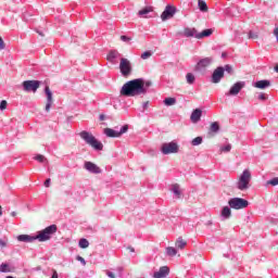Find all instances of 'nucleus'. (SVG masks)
<instances>
[{
  "mask_svg": "<svg viewBox=\"0 0 278 278\" xmlns=\"http://www.w3.org/2000/svg\"><path fill=\"white\" fill-rule=\"evenodd\" d=\"M123 97H138L140 94H147V88H144V79L137 78L124 84L121 89Z\"/></svg>",
  "mask_w": 278,
  "mask_h": 278,
  "instance_id": "1",
  "label": "nucleus"
},
{
  "mask_svg": "<svg viewBox=\"0 0 278 278\" xmlns=\"http://www.w3.org/2000/svg\"><path fill=\"white\" fill-rule=\"evenodd\" d=\"M81 140L86 142L89 147L94 149L96 151H103V143L98 141L97 137L92 135V132H88L83 130L79 132Z\"/></svg>",
  "mask_w": 278,
  "mask_h": 278,
  "instance_id": "2",
  "label": "nucleus"
},
{
  "mask_svg": "<svg viewBox=\"0 0 278 278\" xmlns=\"http://www.w3.org/2000/svg\"><path fill=\"white\" fill-rule=\"evenodd\" d=\"M56 231H58L56 225L48 226L43 230L39 231L37 236H35V240H38L39 242H47L48 240H51V237Z\"/></svg>",
  "mask_w": 278,
  "mask_h": 278,
  "instance_id": "3",
  "label": "nucleus"
},
{
  "mask_svg": "<svg viewBox=\"0 0 278 278\" xmlns=\"http://www.w3.org/2000/svg\"><path fill=\"white\" fill-rule=\"evenodd\" d=\"M249 184H251V170L244 169L238 178V190H249Z\"/></svg>",
  "mask_w": 278,
  "mask_h": 278,
  "instance_id": "4",
  "label": "nucleus"
},
{
  "mask_svg": "<svg viewBox=\"0 0 278 278\" xmlns=\"http://www.w3.org/2000/svg\"><path fill=\"white\" fill-rule=\"evenodd\" d=\"M119 71L123 75V77H129V75H131V61H129L126 58H122L119 61Z\"/></svg>",
  "mask_w": 278,
  "mask_h": 278,
  "instance_id": "5",
  "label": "nucleus"
},
{
  "mask_svg": "<svg viewBox=\"0 0 278 278\" xmlns=\"http://www.w3.org/2000/svg\"><path fill=\"white\" fill-rule=\"evenodd\" d=\"M228 205L232 210H244V207H249V201L242 198H232L228 201Z\"/></svg>",
  "mask_w": 278,
  "mask_h": 278,
  "instance_id": "6",
  "label": "nucleus"
},
{
  "mask_svg": "<svg viewBox=\"0 0 278 278\" xmlns=\"http://www.w3.org/2000/svg\"><path fill=\"white\" fill-rule=\"evenodd\" d=\"M129 131V125H124L119 131H116L112 128H105L104 134L108 138H121L123 134H127Z\"/></svg>",
  "mask_w": 278,
  "mask_h": 278,
  "instance_id": "7",
  "label": "nucleus"
},
{
  "mask_svg": "<svg viewBox=\"0 0 278 278\" xmlns=\"http://www.w3.org/2000/svg\"><path fill=\"white\" fill-rule=\"evenodd\" d=\"M163 155H170V153H178L179 146L176 142L163 143L161 147Z\"/></svg>",
  "mask_w": 278,
  "mask_h": 278,
  "instance_id": "8",
  "label": "nucleus"
},
{
  "mask_svg": "<svg viewBox=\"0 0 278 278\" xmlns=\"http://www.w3.org/2000/svg\"><path fill=\"white\" fill-rule=\"evenodd\" d=\"M25 92H36L40 88V81L38 80H25L22 83Z\"/></svg>",
  "mask_w": 278,
  "mask_h": 278,
  "instance_id": "9",
  "label": "nucleus"
},
{
  "mask_svg": "<svg viewBox=\"0 0 278 278\" xmlns=\"http://www.w3.org/2000/svg\"><path fill=\"white\" fill-rule=\"evenodd\" d=\"M212 62H214V59L212 56L200 60L195 65V71L202 73V71H205V68L212 65Z\"/></svg>",
  "mask_w": 278,
  "mask_h": 278,
  "instance_id": "10",
  "label": "nucleus"
},
{
  "mask_svg": "<svg viewBox=\"0 0 278 278\" xmlns=\"http://www.w3.org/2000/svg\"><path fill=\"white\" fill-rule=\"evenodd\" d=\"M175 12H177V8L167 5L161 14L162 21H168V18H173V16H175Z\"/></svg>",
  "mask_w": 278,
  "mask_h": 278,
  "instance_id": "11",
  "label": "nucleus"
},
{
  "mask_svg": "<svg viewBox=\"0 0 278 278\" xmlns=\"http://www.w3.org/2000/svg\"><path fill=\"white\" fill-rule=\"evenodd\" d=\"M225 77V68L217 67L212 75V84H220V79Z\"/></svg>",
  "mask_w": 278,
  "mask_h": 278,
  "instance_id": "12",
  "label": "nucleus"
},
{
  "mask_svg": "<svg viewBox=\"0 0 278 278\" xmlns=\"http://www.w3.org/2000/svg\"><path fill=\"white\" fill-rule=\"evenodd\" d=\"M244 88V81H238L236 83L230 90L228 91L227 97H236L240 93V90Z\"/></svg>",
  "mask_w": 278,
  "mask_h": 278,
  "instance_id": "13",
  "label": "nucleus"
},
{
  "mask_svg": "<svg viewBox=\"0 0 278 278\" xmlns=\"http://www.w3.org/2000/svg\"><path fill=\"white\" fill-rule=\"evenodd\" d=\"M84 168L89 173H93V175H100L101 173V167L90 161L85 162Z\"/></svg>",
  "mask_w": 278,
  "mask_h": 278,
  "instance_id": "14",
  "label": "nucleus"
},
{
  "mask_svg": "<svg viewBox=\"0 0 278 278\" xmlns=\"http://www.w3.org/2000/svg\"><path fill=\"white\" fill-rule=\"evenodd\" d=\"M45 92L47 97L46 112H51V105H53V92H51L49 86L46 87Z\"/></svg>",
  "mask_w": 278,
  "mask_h": 278,
  "instance_id": "15",
  "label": "nucleus"
},
{
  "mask_svg": "<svg viewBox=\"0 0 278 278\" xmlns=\"http://www.w3.org/2000/svg\"><path fill=\"white\" fill-rule=\"evenodd\" d=\"M168 273H170V270L168 269L167 266H163L159 269V271H155L153 277L154 278H166L168 277Z\"/></svg>",
  "mask_w": 278,
  "mask_h": 278,
  "instance_id": "16",
  "label": "nucleus"
},
{
  "mask_svg": "<svg viewBox=\"0 0 278 278\" xmlns=\"http://www.w3.org/2000/svg\"><path fill=\"white\" fill-rule=\"evenodd\" d=\"M184 36H186V38H197V36H199V31L197 28L187 27L184 29Z\"/></svg>",
  "mask_w": 278,
  "mask_h": 278,
  "instance_id": "17",
  "label": "nucleus"
},
{
  "mask_svg": "<svg viewBox=\"0 0 278 278\" xmlns=\"http://www.w3.org/2000/svg\"><path fill=\"white\" fill-rule=\"evenodd\" d=\"M203 114V111H201V109H195L192 113H191V121L192 123H199V121H201V116Z\"/></svg>",
  "mask_w": 278,
  "mask_h": 278,
  "instance_id": "18",
  "label": "nucleus"
},
{
  "mask_svg": "<svg viewBox=\"0 0 278 278\" xmlns=\"http://www.w3.org/2000/svg\"><path fill=\"white\" fill-rule=\"evenodd\" d=\"M269 86V80H258L254 84V88H258L260 90H265V88H268Z\"/></svg>",
  "mask_w": 278,
  "mask_h": 278,
  "instance_id": "19",
  "label": "nucleus"
},
{
  "mask_svg": "<svg viewBox=\"0 0 278 278\" xmlns=\"http://www.w3.org/2000/svg\"><path fill=\"white\" fill-rule=\"evenodd\" d=\"M18 242H34L36 240L35 237H31L29 235H20L17 236Z\"/></svg>",
  "mask_w": 278,
  "mask_h": 278,
  "instance_id": "20",
  "label": "nucleus"
},
{
  "mask_svg": "<svg viewBox=\"0 0 278 278\" xmlns=\"http://www.w3.org/2000/svg\"><path fill=\"white\" fill-rule=\"evenodd\" d=\"M211 34H214V30H212V29H205V30H203L202 33H198L197 39H198V40H201V38H207V37H210Z\"/></svg>",
  "mask_w": 278,
  "mask_h": 278,
  "instance_id": "21",
  "label": "nucleus"
},
{
  "mask_svg": "<svg viewBox=\"0 0 278 278\" xmlns=\"http://www.w3.org/2000/svg\"><path fill=\"white\" fill-rule=\"evenodd\" d=\"M188 244V241H186L185 239H182V238H178L177 240H176V243H175V245H176V249H186V245Z\"/></svg>",
  "mask_w": 278,
  "mask_h": 278,
  "instance_id": "22",
  "label": "nucleus"
},
{
  "mask_svg": "<svg viewBox=\"0 0 278 278\" xmlns=\"http://www.w3.org/2000/svg\"><path fill=\"white\" fill-rule=\"evenodd\" d=\"M198 5H199V10L200 12H208V8H207V3L203 0H198Z\"/></svg>",
  "mask_w": 278,
  "mask_h": 278,
  "instance_id": "23",
  "label": "nucleus"
},
{
  "mask_svg": "<svg viewBox=\"0 0 278 278\" xmlns=\"http://www.w3.org/2000/svg\"><path fill=\"white\" fill-rule=\"evenodd\" d=\"M150 12H153V7H146L143 9H141L138 14L144 18L146 14H150Z\"/></svg>",
  "mask_w": 278,
  "mask_h": 278,
  "instance_id": "24",
  "label": "nucleus"
},
{
  "mask_svg": "<svg viewBox=\"0 0 278 278\" xmlns=\"http://www.w3.org/2000/svg\"><path fill=\"white\" fill-rule=\"evenodd\" d=\"M219 130H220V125H218V122H214L211 124L210 131H212L213 134H218Z\"/></svg>",
  "mask_w": 278,
  "mask_h": 278,
  "instance_id": "25",
  "label": "nucleus"
},
{
  "mask_svg": "<svg viewBox=\"0 0 278 278\" xmlns=\"http://www.w3.org/2000/svg\"><path fill=\"white\" fill-rule=\"evenodd\" d=\"M173 192L177 199H181V189L179 185H173Z\"/></svg>",
  "mask_w": 278,
  "mask_h": 278,
  "instance_id": "26",
  "label": "nucleus"
},
{
  "mask_svg": "<svg viewBox=\"0 0 278 278\" xmlns=\"http://www.w3.org/2000/svg\"><path fill=\"white\" fill-rule=\"evenodd\" d=\"M222 216L224 218H230L231 217V208H229V206H224V208L222 210Z\"/></svg>",
  "mask_w": 278,
  "mask_h": 278,
  "instance_id": "27",
  "label": "nucleus"
},
{
  "mask_svg": "<svg viewBox=\"0 0 278 278\" xmlns=\"http://www.w3.org/2000/svg\"><path fill=\"white\" fill-rule=\"evenodd\" d=\"M78 247L80 249H88V247H90V242H88V239H80L78 242Z\"/></svg>",
  "mask_w": 278,
  "mask_h": 278,
  "instance_id": "28",
  "label": "nucleus"
},
{
  "mask_svg": "<svg viewBox=\"0 0 278 278\" xmlns=\"http://www.w3.org/2000/svg\"><path fill=\"white\" fill-rule=\"evenodd\" d=\"M119 55L121 53L117 50H112L108 55V60H116Z\"/></svg>",
  "mask_w": 278,
  "mask_h": 278,
  "instance_id": "29",
  "label": "nucleus"
},
{
  "mask_svg": "<svg viewBox=\"0 0 278 278\" xmlns=\"http://www.w3.org/2000/svg\"><path fill=\"white\" fill-rule=\"evenodd\" d=\"M175 103H177V99H175V98H166V99L164 100V104H165V105H168V106L175 105Z\"/></svg>",
  "mask_w": 278,
  "mask_h": 278,
  "instance_id": "30",
  "label": "nucleus"
},
{
  "mask_svg": "<svg viewBox=\"0 0 278 278\" xmlns=\"http://www.w3.org/2000/svg\"><path fill=\"white\" fill-rule=\"evenodd\" d=\"M166 251H167V255H169V257H175V255H177V250L173 247H168L166 249Z\"/></svg>",
  "mask_w": 278,
  "mask_h": 278,
  "instance_id": "31",
  "label": "nucleus"
},
{
  "mask_svg": "<svg viewBox=\"0 0 278 278\" xmlns=\"http://www.w3.org/2000/svg\"><path fill=\"white\" fill-rule=\"evenodd\" d=\"M203 142V138L202 137H195L192 141L191 144L193 147H199V144H201Z\"/></svg>",
  "mask_w": 278,
  "mask_h": 278,
  "instance_id": "32",
  "label": "nucleus"
},
{
  "mask_svg": "<svg viewBox=\"0 0 278 278\" xmlns=\"http://www.w3.org/2000/svg\"><path fill=\"white\" fill-rule=\"evenodd\" d=\"M0 273H10V265L2 263L0 265Z\"/></svg>",
  "mask_w": 278,
  "mask_h": 278,
  "instance_id": "33",
  "label": "nucleus"
},
{
  "mask_svg": "<svg viewBox=\"0 0 278 278\" xmlns=\"http://www.w3.org/2000/svg\"><path fill=\"white\" fill-rule=\"evenodd\" d=\"M249 38H250V40H257V38H260V35L257 33L251 30L249 33Z\"/></svg>",
  "mask_w": 278,
  "mask_h": 278,
  "instance_id": "34",
  "label": "nucleus"
},
{
  "mask_svg": "<svg viewBox=\"0 0 278 278\" xmlns=\"http://www.w3.org/2000/svg\"><path fill=\"white\" fill-rule=\"evenodd\" d=\"M34 160H36L37 162H39L40 164H42V162H46L47 159L45 157V155L42 154H37Z\"/></svg>",
  "mask_w": 278,
  "mask_h": 278,
  "instance_id": "35",
  "label": "nucleus"
},
{
  "mask_svg": "<svg viewBox=\"0 0 278 278\" xmlns=\"http://www.w3.org/2000/svg\"><path fill=\"white\" fill-rule=\"evenodd\" d=\"M186 79H187V83L194 84V76L192 75V73H188L186 75Z\"/></svg>",
  "mask_w": 278,
  "mask_h": 278,
  "instance_id": "36",
  "label": "nucleus"
},
{
  "mask_svg": "<svg viewBox=\"0 0 278 278\" xmlns=\"http://www.w3.org/2000/svg\"><path fill=\"white\" fill-rule=\"evenodd\" d=\"M151 55H153V53H151V51H146L141 54V60H149V58H151Z\"/></svg>",
  "mask_w": 278,
  "mask_h": 278,
  "instance_id": "37",
  "label": "nucleus"
},
{
  "mask_svg": "<svg viewBox=\"0 0 278 278\" xmlns=\"http://www.w3.org/2000/svg\"><path fill=\"white\" fill-rule=\"evenodd\" d=\"M267 186H278V177L267 181Z\"/></svg>",
  "mask_w": 278,
  "mask_h": 278,
  "instance_id": "38",
  "label": "nucleus"
},
{
  "mask_svg": "<svg viewBox=\"0 0 278 278\" xmlns=\"http://www.w3.org/2000/svg\"><path fill=\"white\" fill-rule=\"evenodd\" d=\"M222 153H229L231 151V144H227L226 147L220 148Z\"/></svg>",
  "mask_w": 278,
  "mask_h": 278,
  "instance_id": "39",
  "label": "nucleus"
},
{
  "mask_svg": "<svg viewBox=\"0 0 278 278\" xmlns=\"http://www.w3.org/2000/svg\"><path fill=\"white\" fill-rule=\"evenodd\" d=\"M223 68H224V72L226 71V73H228L229 75L233 73V67H231V65H225Z\"/></svg>",
  "mask_w": 278,
  "mask_h": 278,
  "instance_id": "40",
  "label": "nucleus"
},
{
  "mask_svg": "<svg viewBox=\"0 0 278 278\" xmlns=\"http://www.w3.org/2000/svg\"><path fill=\"white\" fill-rule=\"evenodd\" d=\"M119 38H121V40H122L123 42H131V37H127V36H125V35H122Z\"/></svg>",
  "mask_w": 278,
  "mask_h": 278,
  "instance_id": "41",
  "label": "nucleus"
},
{
  "mask_svg": "<svg viewBox=\"0 0 278 278\" xmlns=\"http://www.w3.org/2000/svg\"><path fill=\"white\" fill-rule=\"evenodd\" d=\"M7 108H8V101L2 100V101L0 102V110H7Z\"/></svg>",
  "mask_w": 278,
  "mask_h": 278,
  "instance_id": "42",
  "label": "nucleus"
},
{
  "mask_svg": "<svg viewBox=\"0 0 278 278\" xmlns=\"http://www.w3.org/2000/svg\"><path fill=\"white\" fill-rule=\"evenodd\" d=\"M8 247V240L0 239V249H5Z\"/></svg>",
  "mask_w": 278,
  "mask_h": 278,
  "instance_id": "43",
  "label": "nucleus"
},
{
  "mask_svg": "<svg viewBox=\"0 0 278 278\" xmlns=\"http://www.w3.org/2000/svg\"><path fill=\"white\" fill-rule=\"evenodd\" d=\"M5 49V42L3 41V38L0 37V50Z\"/></svg>",
  "mask_w": 278,
  "mask_h": 278,
  "instance_id": "44",
  "label": "nucleus"
},
{
  "mask_svg": "<svg viewBox=\"0 0 278 278\" xmlns=\"http://www.w3.org/2000/svg\"><path fill=\"white\" fill-rule=\"evenodd\" d=\"M258 99H260V101H266V99H268V97H266L265 93H261L258 96Z\"/></svg>",
  "mask_w": 278,
  "mask_h": 278,
  "instance_id": "45",
  "label": "nucleus"
},
{
  "mask_svg": "<svg viewBox=\"0 0 278 278\" xmlns=\"http://www.w3.org/2000/svg\"><path fill=\"white\" fill-rule=\"evenodd\" d=\"M78 262H81L84 266H86V260L81 256H77Z\"/></svg>",
  "mask_w": 278,
  "mask_h": 278,
  "instance_id": "46",
  "label": "nucleus"
},
{
  "mask_svg": "<svg viewBox=\"0 0 278 278\" xmlns=\"http://www.w3.org/2000/svg\"><path fill=\"white\" fill-rule=\"evenodd\" d=\"M49 186H51V178H48V179L45 181V187H46V188H49Z\"/></svg>",
  "mask_w": 278,
  "mask_h": 278,
  "instance_id": "47",
  "label": "nucleus"
},
{
  "mask_svg": "<svg viewBox=\"0 0 278 278\" xmlns=\"http://www.w3.org/2000/svg\"><path fill=\"white\" fill-rule=\"evenodd\" d=\"M108 277L110 278H116V274L112 273V271H106Z\"/></svg>",
  "mask_w": 278,
  "mask_h": 278,
  "instance_id": "48",
  "label": "nucleus"
},
{
  "mask_svg": "<svg viewBox=\"0 0 278 278\" xmlns=\"http://www.w3.org/2000/svg\"><path fill=\"white\" fill-rule=\"evenodd\" d=\"M274 36H276V40L278 42V27L274 29Z\"/></svg>",
  "mask_w": 278,
  "mask_h": 278,
  "instance_id": "49",
  "label": "nucleus"
},
{
  "mask_svg": "<svg viewBox=\"0 0 278 278\" xmlns=\"http://www.w3.org/2000/svg\"><path fill=\"white\" fill-rule=\"evenodd\" d=\"M150 86H151V81H144V88H146V90H147L148 88H150Z\"/></svg>",
  "mask_w": 278,
  "mask_h": 278,
  "instance_id": "50",
  "label": "nucleus"
},
{
  "mask_svg": "<svg viewBox=\"0 0 278 278\" xmlns=\"http://www.w3.org/2000/svg\"><path fill=\"white\" fill-rule=\"evenodd\" d=\"M127 249L129 250L130 253H135L136 252V250L134 248H131V247H128Z\"/></svg>",
  "mask_w": 278,
  "mask_h": 278,
  "instance_id": "51",
  "label": "nucleus"
},
{
  "mask_svg": "<svg viewBox=\"0 0 278 278\" xmlns=\"http://www.w3.org/2000/svg\"><path fill=\"white\" fill-rule=\"evenodd\" d=\"M51 278H58V271L53 270V274H52Z\"/></svg>",
  "mask_w": 278,
  "mask_h": 278,
  "instance_id": "52",
  "label": "nucleus"
},
{
  "mask_svg": "<svg viewBox=\"0 0 278 278\" xmlns=\"http://www.w3.org/2000/svg\"><path fill=\"white\" fill-rule=\"evenodd\" d=\"M3 207L0 205V216H3Z\"/></svg>",
  "mask_w": 278,
  "mask_h": 278,
  "instance_id": "53",
  "label": "nucleus"
},
{
  "mask_svg": "<svg viewBox=\"0 0 278 278\" xmlns=\"http://www.w3.org/2000/svg\"><path fill=\"white\" fill-rule=\"evenodd\" d=\"M100 121H105V115H100Z\"/></svg>",
  "mask_w": 278,
  "mask_h": 278,
  "instance_id": "54",
  "label": "nucleus"
},
{
  "mask_svg": "<svg viewBox=\"0 0 278 278\" xmlns=\"http://www.w3.org/2000/svg\"><path fill=\"white\" fill-rule=\"evenodd\" d=\"M11 216H16V212H12V213H11Z\"/></svg>",
  "mask_w": 278,
  "mask_h": 278,
  "instance_id": "55",
  "label": "nucleus"
},
{
  "mask_svg": "<svg viewBox=\"0 0 278 278\" xmlns=\"http://www.w3.org/2000/svg\"><path fill=\"white\" fill-rule=\"evenodd\" d=\"M275 71H276V73H278V65L275 66Z\"/></svg>",
  "mask_w": 278,
  "mask_h": 278,
  "instance_id": "56",
  "label": "nucleus"
}]
</instances>
